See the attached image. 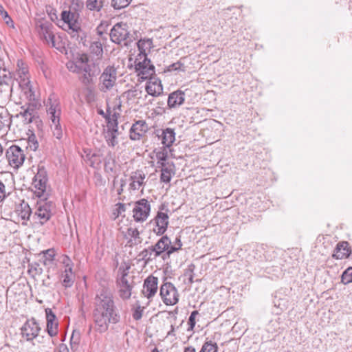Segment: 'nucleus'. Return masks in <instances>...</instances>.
I'll return each mask as SVG.
<instances>
[{
    "label": "nucleus",
    "mask_w": 352,
    "mask_h": 352,
    "mask_svg": "<svg viewBox=\"0 0 352 352\" xmlns=\"http://www.w3.org/2000/svg\"><path fill=\"white\" fill-rule=\"evenodd\" d=\"M137 47L139 51V53L136 56H148V54L150 52L151 50L153 47V43L152 38H144L140 39L137 42Z\"/></svg>",
    "instance_id": "obj_25"
},
{
    "label": "nucleus",
    "mask_w": 352,
    "mask_h": 352,
    "mask_svg": "<svg viewBox=\"0 0 352 352\" xmlns=\"http://www.w3.org/2000/svg\"><path fill=\"white\" fill-rule=\"evenodd\" d=\"M184 352H195V349L193 346H187L184 349Z\"/></svg>",
    "instance_id": "obj_62"
},
{
    "label": "nucleus",
    "mask_w": 352,
    "mask_h": 352,
    "mask_svg": "<svg viewBox=\"0 0 352 352\" xmlns=\"http://www.w3.org/2000/svg\"><path fill=\"white\" fill-rule=\"evenodd\" d=\"M148 129V124L145 120H140L135 121L130 129L129 138L131 140H140L145 135Z\"/></svg>",
    "instance_id": "obj_16"
},
{
    "label": "nucleus",
    "mask_w": 352,
    "mask_h": 352,
    "mask_svg": "<svg viewBox=\"0 0 352 352\" xmlns=\"http://www.w3.org/2000/svg\"><path fill=\"white\" fill-rule=\"evenodd\" d=\"M34 173V172L32 170H28L27 173H26L27 176H28V175L31 176Z\"/></svg>",
    "instance_id": "obj_64"
},
{
    "label": "nucleus",
    "mask_w": 352,
    "mask_h": 352,
    "mask_svg": "<svg viewBox=\"0 0 352 352\" xmlns=\"http://www.w3.org/2000/svg\"><path fill=\"white\" fill-rule=\"evenodd\" d=\"M160 296L162 302L167 306L175 305L179 301V293L170 282H164L160 287Z\"/></svg>",
    "instance_id": "obj_7"
},
{
    "label": "nucleus",
    "mask_w": 352,
    "mask_h": 352,
    "mask_svg": "<svg viewBox=\"0 0 352 352\" xmlns=\"http://www.w3.org/2000/svg\"><path fill=\"white\" fill-rule=\"evenodd\" d=\"M99 89L102 92L111 89L117 80V69L113 65L107 66L100 76Z\"/></svg>",
    "instance_id": "obj_6"
},
{
    "label": "nucleus",
    "mask_w": 352,
    "mask_h": 352,
    "mask_svg": "<svg viewBox=\"0 0 352 352\" xmlns=\"http://www.w3.org/2000/svg\"><path fill=\"white\" fill-rule=\"evenodd\" d=\"M53 134L57 139H60L63 135V131L60 124H54Z\"/></svg>",
    "instance_id": "obj_49"
},
{
    "label": "nucleus",
    "mask_w": 352,
    "mask_h": 352,
    "mask_svg": "<svg viewBox=\"0 0 352 352\" xmlns=\"http://www.w3.org/2000/svg\"><path fill=\"white\" fill-rule=\"evenodd\" d=\"M103 29H104V26L102 25V24H100V25H98L96 28L97 34L100 36H102L103 34Z\"/></svg>",
    "instance_id": "obj_59"
},
{
    "label": "nucleus",
    "mask_w": 352,
    "mask_h": 352,
    "mask_svg": "<svg viewBox=\"0 0 352 352\" xmlns=\"http://www.w3.org/2000/svg\"><path fill=\"white\" fill-rule=\"evenodd\" d=\"M86 68L87 69L85 74V78L83 80L84 83H88L89 82V79L88 77L96 76L98 75L100 72L99 63H98L97 60L93 63L92 64H89L88 63Z\"/></svg>",
    "instance_id": "obj_30"
},
{
    "label": "nucleus",
    "mask_w": 352,
    "mask_h": 352,
    "mask_svg": "<svg viewBox=\"0 0 352 352\" xmlns=\"http://www.w3.org/2000/svg\"><path fill=\"white\" fill-rule=\"evenodd\" d=\"M151 212V204L146 199H141L135 202L133 208V217L136 222L145 221Z\"/></svg>",
    "instance_id": "obj_9"
},
{
    "label": "nucleus",
    "mask_w": 352,
    "mask_h": 352,
    "mask_svg": "<svg viewBox=\"0 0 352 352\" xmlns=\"http://www.w3.org/2000/svg\"><path fill=\"white\" fill-rule=\"evenodd\" d=\"M341 282L344 284L352 283V267H348L342 274Z\"/></svg>",
    "instance_id": "obj_42"
},
{
    "label": "nucleus",
    "mask_w": 352,
    "mask_h": 352,
    "mask_svg": "<svg viewBox=\"0 0 352 352\" xmlns=\"http://www.w3.org/2000/svg\"><path fill=\"white\" fill-rule=\"evenodd\" d=\"M109 109H107V112H104L103 110L100 109V110H98V113L100 115H101L104 119H105V116H109Z\"/></svg>",
    "instance_id": "obj_60"
},
{
    "label": "nucleus",
    "mask_w": 352,
    "mask_h": 352,
    "mask_svg": "<svg viewBox=\"0 0 352 352\" xmlns=\"http://www.w3.org/2000/svg\"><path fill=\"white\" fill-rule=\"evenodd\" d=\"M10 124V120L8 113H0V130L4 129L5 127L9 126Z\"/></svg>",
    "instance_id": "obj_46"
},
{
    "label": "nucleus",
    "mask_w": 352,
    "mask_h": 352,
    "mask_svg": "<svg viewBox=\"0 0 352 352\" xmlns=\"http://www.w3.org/2000/svg\"><path fill=\"white\" fill-rule=\"evenodd\" d=\"M5 20V22L7 25H10V23L12 24V26L13 27V24H12V19L8 16V18H6V19H4Z\"/></svg>",
    "instance_id": "obj_63"
},
{
    "label": "nucleus",
    "mask_w": 352,
    "mask_h": 352,
    "mask_svg": "<svg viewBox=\"0 0 352 352\" xmlns=\"http://www.w3.org/2000/svg\"><path fill=\"white\" fill-rule=\"evenodd\" d=\"M37 173L32 177L30 188L36 195L37 197L46 200L48 194L46 192L47 175L44 169L36 168Z\"/></svg>",
    "instance_id": "obj_4"
},
{
    "label": "nucleus",
    "mask_w": 352,
    "mask_h": 352,
    "mask_svg": "<svg viewBox=\"0 0 352 352\" xmlns=\"http://www.w3.org/2000/svg\"><path fill=\"white\" fill-rule=\"evenodd\" d=\"M6 196L5 185L1 181H0V203L5 199Z\"/></svg>",
    "instance_id": "obj_51"
},
{
    "label": "nucleus",
    "mask_w": 352,
    "mask_h": 352,
    "mask_svg": "<svg viewBox=\"0 0 352 352\" xmlns=\"http://www.w3.org/2000/svg\"><path fill=\"white\" fill-rule=\"evenodd\" d=\"M173 168H174V164L173 162H171L170 164L160 168L161 170V175H160L161 182L168 184L170 182L173 175L175 174Z\"/></svg>",
    "instance_id": "obj_31"
},
{
    "label": "nucleus",
    "mask_w": 352,
    "mask_h": 352,
    "mask_svg": "<svg viewBox=\"0 0 352 352\" xmlns=\"http://www.w3.org/2000/svg\"><path fill=\"white\" fill-rule=\"evenodd\" d=\"M41 327L34 318L28 320L23 324V337L27 340H32L38 336Z\"/></svg>",
    "instance_id": "obj_19"
},
{
    "label": "nucleus",
    "mask_w": 352,
    "mask_h": 352,
    "mask_svg": "<svg viewBox=\"0 0 352 352\" xmlns=\"http://www.w3.org/2000/svg\"><path fill=\"white\" fill-rule=\"evenodd\" d=\"M142 91L138 89H131L129 91V96L133 98H140Z\"/></svg>",
    "instance_id": "obj_52"
},
{
    "label": "nucleus",
    "mask_w": 352,
    "mask_h": 352,
    "mask_svg": "<svg viewBox=\"0 0 352 352\" xmlns=\"http://www.w3.org/2000/svg\"><path fill=\"white\" fill-rule=\"evenodd\" d=\"M51 214V204L49 203H45L43 205H39L36 214L40 219L47 221L50 218Z\"/></svg>",
    "instance_id": "obj_33"
},
{
    "label": "nucleus",
    "mask_w": 352,
    "mask_h": 352,
    "mask_svg": "<svg viewBox=\"0 0 352 352\" xmlns=\"http://www.w3.org/2000/svg\"><path fill=\"white\" fill-rule=\"evenodd\" d=\"M218 346L216 343H213L212 341L206 342L199 352H217Z\"/></svg>",
    "instance_id": "obj_40"
},
{
    "label": "nucleus",
    "mask_w": 352,
    "mask_h": 352,
    "mask_svg": "<svg viewBox=\"0 0 352 352\" xmlns=\"http://www.w3.org/2000/svg\"><path fill=\"white\" fill-rule=\"evenodd\" d=\"M169 217L166 212L158 211L155 218L151 221L155 224L153 232L159 236L162 235L167 230Z\"/></svg>",
    "instance_id": "obj_14"
},
{
    "label": "nucleus",
    "mask_w": 352,
    "mask_h": 352,
    "mask_svg": "<svg viewBox=\"0 0 352 352\" xmlns=\"http://www.w3.org/2000/svg\"><path fill=\"white\" fill-rule=\"evenodd\" d=\"M37 88V84L36 82L30 80L29 74L25 72L23 67V94L29 100L27 108L23 111V120L28 123L34 122L38 126L41 123V120L37 111L41 107V103L36 94Z\"/></svg>",
    "instance_id": "obj_2"
},
{
    "label": "nucleus",
    "mask_w": 352,
    "mask_h": 352,
    "mask_svg": "<svg viewBox=\"0 0 352 352\" xmlns=\"http://www.w3.org/2000/svg\"><path fill=\"white\" fill-rule=\"evenodd\" d=\"M89 62V58L87 54H78L72 60H69L66 64L67 68L73 73L76 74H85L86 67Z\"/></svg>",
    "instance_id": "obj_11"
},
{
    "label": "nucleus",
    "mask_w": 352,
    "mask_h": 352,
    "mask_svg": "<svg viewBox=\"0 0 352 352\" xmlns=\"http://www.w3.org/2000/svg\"><path fill=\"white\" fill-rule=\"evenodd\" d=\"M94 305V320L99 332L106 331L110 323L116 324L119 322L120 316L116 312L110 291L105 288L102 289L95 298Z\"/></svg>",
    "instance_id": "obj_1"
},
{
    "label": "nucleus",
    "mask_w": 352,
    "mask_h": 352,
    "mask_svg": "<svg viewBox=\"0 0 352 352\" xmlns=\"http://www.w3.org/2000/svg\"><path fill=\"white\" fill-rule=\"evenodd\" d=\"M129 269V266L122 269L121 277L117 280V283L119 287V295L120 298L124 300L129 299L131 297L133 287L127 280Z\"/></svg>",
    "instance_id": "obj_12"
},
{
    "label": "nucleus",
    "mask_w": 352,
    "mask_h": 352,
    "mask_svg": "<svg viewBox=\"0 0 352 352\" xmlns=\"http://www.w3.org/2000/svg\"><path fill=\"white\" fill-rule=\"evenodd\" d=\"M167 72H173V71H186V67L184 66V63H182L181 60H179L176 63H174L168 66L166 69Z\"/></svg>",
    "instance_id": "obj_44"
},
{
    "label": "nucleus",
    "mask_w": 352,
    "mask_h": 352,
    "mask_svg": "<svg viewBox=\"0 0 352 352\" xmlns=\"http://www.w3.org/2000/svg\"><path fill=\"white\" fill-rule=\"evenodd\" d=\"M26 135H28V146L26 147L27 149H30L31 151H35L38 147V142L36 140V135L31 129H28Z\"/></svg>",
    "instance_id": "obj_37"
},
{
    "label": "nucleus",
    "mask_w": 352,
    "mask_h": 352,
    "mask_svg": "<svg viewBox=\"0 0 352 352\" xmlns=\"http://www.w3.org/2000/svg\"><path fill=\"white\" fill-rule=\"evenodd\" d=\"M134 64L138 76L142 80L148 79L155 74V67L146 56H136Z\"/></svg>",
    "instance_id": "obj_5"
},
{
    "label": "nucleus",
    "mask_w": 352,
    "mask_h": 352,
    "mask_svg": "<svg viewBox=\"0 0 352 352\" xmlns=\"http://www.w3.org/2000/svg\"><path fill=\"white\" fill-rule=\"evenodd\" d=\"M199 315L198 311L195 310L191 312L190 317L188 320V327L187 329L188 331H193L194 328L196 324V317Z\"/></svg>",
    "instance_id": "obj_43"
},
{
    "label": "nucleus",
    "mask_w": 352,
    "mask_h": 352,
    "mask_svg": "<svg viewBox=\"0 0 352 352\" xmlns=\"http://www.w3.org/2000/svg\"><path fill=\"white\" fill-rule=\"evenodd\" d=\"M74 28L69 32L71 36L75 38L79 43L82 44L84 46L87 45V33L82 30L80 25H73Z\"/></svg>",
    "instance_id": "obj_26"
},
{
    "label": "nucleus",
    "mask_w": 352,
    "mask_h": 352,
    "mask_svg": "<svg viewBox=\"0 0 352 352\" xmlns=\"http://www.w3.org/2000/svg\"><path fill=\"white\" fill-rule=\"evenodd\" d=\"M63 274H68V275L74 276L72 267L69 265H67Z\"/></svg>",
    "instance_id": "obj_57"
},
{
    "label": "nucleus",
    "mask_w": 352,
    "mask_h": 352,
    "mask_svg": "<svg viewBox=\"0 0 352 352\" xmlns=\"http://www.w3.org/2000/svg\"><path fill=\"white\" fill-rule=\"evenodd\" d=\"M351 253L348 242L342 241L337 244L333 257L336 259H342L349 257Z\"/></svg>",
    "instance_id": "obj_27"
},
{
    "label": "nucleus",
    "mask_w": 352,
    "mask_h": 352,
    "mask_svg": "<svg viewBox=\"0 0 352 352\" xmlns=\"http://www.w3.org/2000/svg\"><path fill=\"white\" fill-rule=\"evenodd\" d=\"M182 243L181 242L180 238L177 237L175 239V245H173V246L170 245V249H168V250L167 252V255L169 256L173 252L178 251L179 250H180L182 248Z\"/></svg>",
    "instance_id": "obj_47"
},
{
    "label": "nucleus",
    "mask_w": 352,
    "mask_h": 352,
    "mask_svg": "<svg viewBox=\"0 0 352 352\" xmlns=\"http://www.w3.org/2000/svg\"><path fill=\"white\" fill-rule=\"evenodd\" d=\"M158 278L153 275L148 276L144 281L142 294L148 299H151L157 293Z\"/></svg>",
    "instance_id": "obj_15"
},
{
    "label": "nucleus",
    "mask_w": 352,
    "mask_h": 352,
    "mask_svg": "<svg viewBox=\"0 0 352 352\" xmlns=\"http://www.w3.org/2000/svg\"><path fill=\"white\" fill-rule=\"evenodd\" d=\"M49 119L52 122L51 127L54 124H60V107L56 100H52V96L48 98V107L47 110Z\"/></svg>",
    "instance_id": "obj_18"
},
{
    "label": "nucleus",
    "mask_w": 352,
    "mask_h": 352,
    "mask_svg": "<svg viewBox=\"0 0 352 352\" xmlns=\"http://www.w3.org/2000/svg\"><path fill=\"white\" fill-rule=\"evenodd\" d=\"M151 158L156 160V163H155L154 161L149 162L151 166L155 168V171L160 168H163L171 164V162H166L168 159V150L166 147L155 149L152 155H151Z\"/></svg>",
    "instance_id": "obj_13"
},
{
    "label": "nucleus",
    "mask_w": 352,
    "mask_h": 352,
    "mask_svg": "<svg viewBox=\"0 0 352 352\" xmlns=\"http://www.w3.org/2000/svg\"><path fill=\"white\" fill-rule=\"evenodd\" d=\"M170 244V239L167 236H162L155 245L151 246L155 251L154 257L160 256L165 251L167 252Z\"/></svg>",
    "instance_id": "obj_24"
},
{
    "label": "nucleus",
    "mask_w": 352,
    "mask_h": 352,
    "mask_svg": "<svg viewBox=\"0 0 352 352\" xmlns=\"http://www.w3.org/2000/svg\"><path fill=\"white\" fill-rule=\"evenodd\" d=\"M168 336H174L175 334V327L174 325H171L170 326V331L168 332Z\"/></svg>",
    "instance_id": "obj_61"
},
{
    "label": "nucleus",
    "mask_w": 352,
    "mask_h": 352,
    "mask_svg": "<svg viewBox=\"0 0 352 352\" xmlns=\"http://www.w3.org/2000/svg\"><path fill=\"white\" fill-rule=\"evenodd\" d=\"M132 0H111V6L116 10L127 7Z\"/></svg>",
    "instance_id": "obj_41"
},
{
    "label": "nucleus",
    "mask_w": 352,
    "mask_h": 352,
    "mask_svg": "<svg viewBox=\"0 0 352 352\" xmlns=\"http://www.w3.org/2000/svg\"><path fill=\"white\" fill-rule=\"evenodd\" d=\"M116 206H118V208H117L118 214H121L123 212H124L126 210V207L124 204L118 203Z\"/></svg>",
    "instance_id": "obj_53"
},
{
    "label": "nucleus",
    "mask_w": 352,
    "mask_h": 352,
    "mask_svg": "<svg viewBox=\"0 0 352 352\" xmlns=\"http://www.w3.org/2000/svg\"><path fill=\"white\" fill-rule=\"evenodd\" d=\"M146 175L141 170H137L131 173L129 177V190L131 191H137L142 188L145 184Z\"/></svg>",
    "instance_id": "obj_17"
},
{
    "label": "nucleus",
    "mask_w": 352,
    "mask_h": 352,
    "mask_svg": "<svg viewBox=\"0 0 352 352\" xmlns=\"http://www.w3.org/2000/svg\"><path fill=\"white\" fill-rule=\"evenodd\" d=\"M49 15L52 21H54L58 19V16L56 14V10L53 8H50V12H49Z\"/></svg>",
    "instance_id": "obj_56"
},
{
    "label": "nucleus",
    "mask_w": 352,
    "mask_h": 352,
    "mask_svg": "<svg viewBox=\"0 0 352 352\" xmlns=\"http://www.w3.org/2000/svg\"><path fill=\"white\" fill-rule=\"evenodd\" d=\"M124 237L129 240V243L133 244H137L141 243V239L140 237V232L136 228L129 227L126 229V231H122Z\"/></svg>",
    "instance_id": "obj_29"
},
{
    "label": "nucleus",
    "mask_w": 352,
    "mask_h": 352,
    "mask_svg": "<svg viewBox=\"0 0 352 352\" xmlns=\"http://www.w3.org/2000/svg\"><path fill=\"white\" fill-rule=\"evenodd\" d=\"M26 214H28L27 219H29V217L30 216V208L28 205L23 208V220H25L26 219V217H25Z\"/></svg>",
    "instance_id": "obj_55"
},
{
    "label": "nucleus",
    "mask_w": 352,
    "mask_h": 352,
    "mask_svg": "<svg viewBox=\"0 0 352 352\" xmlns=\"http://www.w3.org/2000/svg\"><path fill=\"white\" fill-rule=\"evenodd\" d=\"M184 101V92L181 90H177L169 94L167 104L170 109H175L181 106Z\"/></svg>",
    "instance_id": "obj_22"
},
{
    "label": "nucleus",
    "mask_w": 352,
    "mask_h": 352,
    "mask_svg": "<svg viewBox=\"0 0 352 352\" xmlns=\"http://www.w3.org/2000/svg\"><path fill=\"white\" fill-rule=\"evenodd\" d=\"M111 41L118 45H128L132 41L128 25L124 23H118L111 28L110 34Z\"/></svg>",
    "instance_id": "obj_3"
},
{
    "label": "nucleus",
    "mask_w": 352,
    "mask_h": 352,
    "mask_svg": "<svg viewBox=\"0 0 352 352\" xmlns=\"http://www.w3.org/2000/svg\"><path fill=\"white\" fill-rule=\"evenodd\" d=\"M144 307L138 305L133 310V318L135 320H139L142 317Z\"/></svg>",
    "instance_id": "obj_48"
},
{
    "label": "nucleus",
    "mask_w": 352,
    "mask_h": 352,
    "mask_svg": "<svg viewBox=\"0 0 352 352\" xmlns=\"http://www.w3.org/2000/svg\"><path fill=\"white\" fill-rule=\"evenodd\" d=\"M103 6L102 2L98 0H87L86 7L91 11L99 12Z\"/></svg>",
    "instance_id": "obj_38"
},
{
    "label": "nucleus",
    "mask_w": 352,
    "mask_h": 352,
    "mask_svg": "<svg viewBox=\"0 0 352 352\" xmlns=\"http://www.w3.org/2000/svg\"><path fill=\"white\" fill-rule=\"evenodd\" d=\"M162 143L164 145L162 147L170 148L175 140V133L174 129L171 128H166L164 129L160 135Z\"/></svg>",
    "instance_id": "obj_28"
},
{
    "label": "nucleus",
    "mask_w": 352,
    "mask_h": 352,
    "mask_svg": "<svg viewBox=\"0 0 352 352\" xmlns=\"http://www.w3.org/2000/svg\"><path fill=\"white\" fill-rule=\"evenodd\" d=\"M154 254L155 251L151 246L147 249H144L139 254V260L144 261V264H148L150 261L156 258L154 257Z\"/></svg>",
    "instance_id": "obj_36"
},
{
    "label": "nucleus",
    "mask_w": 352,
    "mask_h": 352,
    "mask_svg": "<svg viewBox=\"0 0 352 352\" xmlns=\"http://www.w3.org/2000/svg\"><path fill=\"white\" fill-rule=\"evenodd\" d=\"M126 185V182H125V179H120V187L117 189V193L118 195H120L122 192H123V188H124V186Z\"/></svg>",
    "instance_id": "obj_54"
},
{
    "label": "nucleus",
    "mask_w": 352,
    "mask_h": 352,
    "mask_svg": "<svg viewBox=\"0 0 352 352\" xmlns=\"http://www.w3.org/2000/svg\"><path fill=\"white\" fill-rule=\"evenodd\" d=\"M62 283L65 287H70L74 281V276L68 275V274H62Z\"/></svg>",
    "instance_id": "obj_45"
},
{
    "label": "nucleus",
    "mask_w": 352,
    "mask_h": 352,
    "mask_svg": "<svg viewBox=\"0 0 352 352\" xmlns=\"http://www.w3.org/2000/svg\"><path fill=\"white\" fill-rule=\"evenodd\" d=\"M118 113L114 112L113 113H111V111L109 110V116L107 117L105 116L107 125L111 124V126H113L114 127H118Z\"/></svg>",
    "instance_id": "obj_39"
},
{
    "label": "nucleus",
    "mask_w": 352,
    "mask_h": 352,
    "mask_svg": "<svg viewBox=\"0 0 352 352\" xmlns=\"http://www.w3.org/2000/svg\"><path fill=\"white\" fill-rule=\"evenodd\" d=\"M74 17L75 14L70 11H63L61 13V19L67 24L69 32L74 28L73 25H78L79 24Z\"/></svg>",
    "instance_id": "obj_32"
},
{
    "label": "nucleus",
    "mask_w": 352,
    "mask_h": 352,
    "mask_svg": "<svg viewBox=\"0 0 352 352\" xmlns=\"http://www.w3.org/2000/svg\"><path fill=\"white\" fill-rule=\"evenodd\" d=\"M6 157L8 164L14 170H19L22 166V149L19 146H10L6 151Z\"/></svg>",
    "instance_id": "obj_10"
},
{
    "label": "nucleus",
    "mask_w": 352,
    "mask_h": 352,
    "mask_svg": "<svg viewBox=\"0 0 352 352\" xmlns=\"http://www.w3.org/2000/svg\"><path fill=\"white\" fill-rule=\"evenodd\" d=\"M38 27L40 28V36L41 39L46 43V44L58 50L61 47L60 43L57 41V39L55 37V34L53 31L54 25L51 23L47 21L41 22Z\"/></svg>",
    "instance_id": "obj_8"
},
{
    "label": "nucleus",
    "mask_w": 352,
    "mask_h": 352,
    "mask_svg": "<svg viewBox=\"0 0 352 352\" xmlns=\"http://www.w3.org/2000/svg\"><path fill=\"white\" fill-rule=\"evenodd\" d=\"M44 256L46 258V260L49 261H52L54 260L55 256V252L54 249H48L43 252Z\"/></svg>",
    "instance_id": "obj_50"
},
{
    "label": "nucleus",
    "mask_w": 352,
    "mask_h": 352,
    "mask_svg": "<svg viewBox=\"0 0 352 352\" xmlns=\"http://www.w3.org/2000/svg\"><path fill=\"white\" fill-rule=\"evenodd\" d=\"M146 91L150 96L157 97L163 93V86L161 80L155 77H149L146 85Z\"/></svg>",
    "instance_id": "obj_21"
},
{
    "label": "nucleus",
    "mask_w": 352,
    "mask_h": 352,
    "mask_svg": "<svg viewBox=\"0 0 352 352\" xmlns=\"http://www.w3.org/2000/svg\"><path fill=\"white\" fill-rule=\"evenodd\" d=\"M91 54L96 56L97 59H100L103 54L102 43L100 41H94L89 46Z\"/></svg>",
    "instance_id": "obj_34"
},
{
    "label": "nucleus",
    "mask_w": 352,
    "mask_h": 352,
    "mask_svg": "<svg viewBox=\"0 0 352 352\" xmlns=\"http://www.w3.org/2000/svg\"><path fill=\"white\" fill-rule=\"evenodd\" d=\"M0 14L2 16L3 19L8 18V12L4 10L3 7L0 4Z\"/></svg>",
    "instance_id": "obj_58"
},
{
    "label": "nucleus",
    "mask_w": 352,
    "mask_h": 352,
    "mask_svg": "<svg viewBox=\"0 0 352 352\" xmlns=\"http://www.w3.org/2000/svg\"><path fill=\"white\" fill-rule=\"evenodd\" d=\"M104 166L107 172H113L116 167V160L113 153L109 152L104 159Z\"/></svg>",
    "instance_id": "obj_35"
},
{
    "label": "nucleus",
    "mask_w": 352,
    "mask_h": 352,
    "mask_svg": "<svg viewBox=\"0 0 352 352\" xmlns=\"http://www.w3.org/2000/svg\"><path fill=\"white\" fill-rule=\"evenodd\" d=\"M104 138L107 144L109 147H115L118 144V137L120 134L118 127L111 126V125H106L102 132Z\"/></svg>",
    "instance_id": "obj_20"
},
{
    "label": "nucleus",
    "mask_w": 352,
    "mask_h": 352,
    "mask_svg": "<svg viewBox=\"0 0 352 352\" xmlns=\"http://www.w3.org/2000/svg\"><path fill=\"white\" fill-rule=\"evenodd\" d=\"M47 331L51 337H54L58 333V322L56 321V316L52 309H46Z\"/></svg>",
    "instance_id": "obj_23"
}]
</instances>
